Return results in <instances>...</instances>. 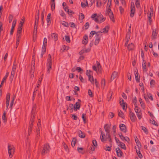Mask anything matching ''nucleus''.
I'll return each mask as SVG.
<instances>
[{
    "mask_svg": "<svg viewBox=\"0 0 159 159\" xmlns=\"http://www.w3.org/2000/svg\"><path fill=\"white\" fill-rule=\"evenodd\" d=\"M47 69L48 72L49 73L50 71L52 69V60L51 58V56L49 54L48 55V58L47 62Z\"/></svg>",
    "mask_w": 159,
    "mask_h": 159,
    "instance_id": "obj_1",
    "label": "nucleus"
},
{
    "mask_svg": "<svg viewBox=\"0 0 159 159\" xmlns=\"http://www.w3.org/2000/svg\"><path fill=\"white\" fill-rule=\"evenodd\" d=\"M43 148L41 151V154L43 155H44L48 153L50 149V146L48 144H44Z\"/></svg>",
    "mask_w": 159,
    "mask_h": 159,
    "instance_id": "obj_2",
    "label": "nucleus"
},
{
    "mask_svg": "<svg viewBox=\"0 0 159 159\" xmlns=\"http://www.w3.org/2000/svg\"><path fill=\"white\" fill-rule=\"evenodd\" d=\"M102 35V34L99 33V32L98 31L97 32L96 34V39L94 42V44L95 45H98L99 43Z\"/></svg>",
    "mask_w": 159,
    "mask_h": 159,
    "instance_id": "obj_3",
    "label": "nucleus"
},
{
    "mask_svg": "<svg viewBox=\"0 0 159 159\" xmlns=\"http://www.w3.org/2000/svg\"><path fill=\"white\" fill-rule=\"evenodd\" d=\"M36 110V106L35 104H34L33 106L32 111L31 113V119H34L36 118V115L35 113Z\"/></svg>",
    "mask_w": 159,
    "mask_h": 159,
    "instance_id": "obj_4",
    "label": "nucleus"
},
{
    "mask_svg": "<svg viewBox=\"0 0 159 159\" xmlns=\"http://www.w3.org/2000/svg\"><path fill=\"white\" fill-rule=\"evenodd\" d=\"M8 149L9 156L10 158H11L14 152V148L13 146H11L9 144L8 146Z\"/></svg>",
    "mask_w": 159,
    "mask_h": 159,
    "instance_id": "obj_5",
    "label": "nucleus"
},
{
    "mask_svg": "<svg viewBox=\"0 0 159 159\" xmlns=\"http://www.w3.org/2000/svg\"><path fill=\"white\" fill-rule=\"evenodd\" d=\"M158 31V29H157L153 30L151 36V39L152 40H155L157 38Z\"/></svg>",
    "mask_w": 159,
    "mask_h": 159,
    "instance_id": "obj_6",
    "label": "nucleus"
},
{
    "mask_svg": "<svg viewBox=\"0 0 159 159\" xmlns=\"http://www.w3.org/2000/svg\"><path fill=\"white\" fill-rule=\"evenodd\" d=\"M117 156L119 157H122L123 153L122 151L120 150L119 148L118 147L116 149Z\"/></svg>",
    "mask_w": 159,
    "mask_h": 159,
    "instance_id": "obj_7",
    "label": "nucleus"
},
{
    "mask_svg": "<svg viewBox=\"0 0 159 159\" xmlns=\"http://www.w3.org/2000/svg\"><path fill=\"white\" fill-rule=\"evenodd\" d=\"M109 29V27L108 26H106L103 29H102L101 30L98 32H99L101 34L102 33H107L108 32Z\"/></svg>",
    "mask_w": 159,
    "mask_h": 159,
    "instance_id": "obj_8",
    "label": "nucleus"
},
{
    "mask_svg": "<svg viewBox=\"0 0 159 159\" xmlns=\"http://www.w3.org/2000/svg\"><path fill=\"white\" fill-rule=\"evenodd\" d=\"M133 5H134V6L132 7V5L131 4V11H130V16L131 17H133L134 16V14L135 13V7L134 6V4H133Z\"/></svg>",
    "mask_w": 159,
    "mask_h": 159,
    "instance_id": "obj_9",
    "label": "nucleus"
},
{
    "mask_svg": "<svg viewBox=\"0 0 159 159\" xmlns=\"http://www.w3.org/2000/svg\"><path fill=\"white\" fill-rule=\"evenodd\" d=\"M120 128L121 131L124 133H126V129L125 126L124 124H121L120 125Z\"/></svg>",
    "mask_w": 159,
    "mask_h": 159,
    "instance_id": "obj_10",
    "label": "nucleus"
},
{
    "mask_svg": "<svg viewBox=\"0 0 159 159\" xmlns=\"http://www.w3.org/2000/svg\"><path fill=\"white\" fill-rule=\"evenodd\" d=\"M9 74V72H7L6 73L5 76L3 77V78L1 82V84L0 85V88L2 86V85L3 84V83H4V81L5 80H6V79H7V77L8 76Z\"/></svg>",
    "mask_w": 159,
    "mask_h": 159,
    "instance_id": "obj_11",
    "label": "nucleus"
},
{
    "mask_svg": "<svg viewBox=\"0 0 159 159\" xmlns=\"http://www.w3.org/2000/svg\"><path fill=\"white\" fill-rule=\"evenodd\" d=\"M117 76V72L114 71L112 73L111 78V80L112 81Z\"/></svg>",
    "mask_w": 159,
    "mask_h": 159,
    "instance_id": "obj_12",
    "label": "nucleus"
},
{
    "mask_svg": "<svg viewBox=\"0 0 159 159\" xmlns=\"http://www.w3.org/2000/svg\"><path fill=\"white\" fill-rule=\"evenodd\" d=\"M78 134L79 137L82 138H85V134L80 130L78 131Z\"/></svg>",
    "mask_w": 159,
    "mask_h": 159,
    "instance_id": "obj_13",
    "label": "nucleus"
},
{
    "mask_svg": "<svg viewBox=\"0 0 159 159\" xmlns=\"http://www.w3.org/2000/svg\"><path fill=\"white\" fill-rule=\"evenodd\" d=\"M88 37L87 35H85L83 37L82 43L84 44H87L88 43Z\"/></svg>",
    "mask_w": 159,
    "mask_h": 159,
    "instance_id": "obj_14",
    "label": "nucleus"
},
{
    "mask_svg": "<svg viewBox=\"0 0 159 159\" xmlns=\"http://www.w3.org/2000/svg\"><path fill=\"white\" fill-rule=\"evenodd\" d=\"M38 24H34V31L33 32L34 36H35L36 37V36L37 35Z\"/></svg>",
    "mask_w": 159,
    "mask_h": 159,
    "instance_id": "obj_15",
    "label": "nucleus"
},
{
    "mask_svg": "<svg viewBox=\"0 0 159 159\" xmlns=\"http://www.w3.org/2000/svg\"><path fill=\"white\" fill-rule=\"evenodd\" d=\"M120 102L121 106L123 107V109L124 110L125 107V103L122 98L120 99Z\"/></svg>",
    "mask_w": 159,
    "mask_h": 159,
    "instance_id": "obj_16",
    "label": "nucleus"
},
{
    "mask_svg": "<svg viewBox=\"0 0 159 159\" xmlns=\"http://www.w3.org/2000/svg\"><path fill=\"white\" fill-rule=\"evenodd\" d=\"M99 131L101 133V135L100 136L101 140L102 142H104L105 141V138H104V136H105L104 133H103L101 128L99 129Z\"/></svg>",
    "mask_w": 159,
    "mask_h": 159,
    "instance_id": "obj_17",
    "label": "nucleus"
},
{
    "mask_svg": "<svg viewBox=\"0 0 159 159\" xmlns=\"http://www.w3.org/2000/svg\"><path fill=\"white\" fill-rule=\"evenodd\" d=\"M135 141L136 143L137 146L138 147H141V143L139 140L137 136H135L134 137Z\"/></svg>",
    "mask_w": 159,
    "mask_h": 159,
    "instance_id": "obj_18",
    "label": "nucleus"
},
{
    "mask_svg": "<svg viewBox=\"0 0 159 159\" xmlns=\"http://www.w3.org/2000/svg\"><path fill=\"white\" fill-rule=\"evenodd\" d=\"M104 128L106 133H109L110 132V126L107 124L105 125L104 126Z\"/></svg>",
    "mask_w": 159,
    "mask_h": 159,
    "instance_id": "obj_19",
    "label": "nucleus"
},
{
    "mask_svg": "<svg viewBox=\"0 0 159 159\" xmlns=\"http://www.w3.org/2000/svg\"><path fill=\"white\" fill-rule=\"evenodd\" d=\"M57 34L56 33H53L51 35L52 38L54 39L55 41H57L58 39Z\"/></svg>",
    "mask_w": 159,
    "mask_h": 159,
    "instance_id": "obj_20",
    "label": "nucleus"
},
{
    "mask_svg": "<svg viewBox=\"0 0 159 159\" xmlns=\"http://www.w3.org/2000/svg\"><path fill=\"white\" fill-rule=\"evenodd\" d=\"M135 80L137 82H139L140 81V76H139V73L138 71L135 74Z\"/></svg>",
    "mask_w": 159,
    "mask_h": 159,
    "instance_id": "obj_21",
    "label": "nucleus"
},
{
    "mask_svg": "<svg viewBox=\"0 0 159 159\" xmlns=\"http://www.w3.org/2000/svg\"><path fill=\"white\" fill-rule=\"evenodd\" d=\"M146 63L145 61V60L144 61H143L142 67L143 70V71L146 72L147 71L146 69Z\"/></svg>",
    "mask_w": 159,
    "mask_h": 159,
    "instance_id": "obj_22",
    "label": "nucleus"
},
{
    "mask_svg": "<svg viewBox=\"0 0 159 159\" xmlns=\"http://www.w3.org/2000/svg\"><path fill=\"white\" fill-rule=\"evenodd\" d=\"M107 139H108L109 142H111V135L109 133H106V137L105 139V141H106Z\"/></svg>",
    "mask_w": 159,
    "mask_h": 159,
    "instance_id": "obj_23",
    "label": "nucleus"
},
{
    "mask_svg": "<svg viewBox=\"0 0 159 159\" xmlns=\"http://www.w3.org/2000/svg\"><path fill=\"white\" fill-rule=\"evenodd\" d=\"M51 20V13H49L47 16V21L48 23H50Z\"/></svg>",
    "mask_w": 159,
    "mask_h": 159,
    "instance_id": "obj_24",
    "label": "nucleus"
},
{
    "mask_svg": "<svg viewBox=\"0 0 159 159\" xmlns=\"http://www.w3.org/2000/svg\"><path fill=\"white\" fill-rule=\"evenodd\" d=\"M118 145L120 146L121 148L124 149V150H125L126 149L125 144L121 142L119 143Z\"/></svg>",
    "mask_w": 159,
    "mask_h": 159,
    "instance_id": "obj_25",
    "label": "nucleus"
},
{
    "mask_svg": "<svg viewBox=\"0 0 159 159\" xmlns=\"http://www.w3.org/2000/svg\"><path fill=\"white\" fill-rule=\"evenodd\" d=\"M80 107V103L78 102H76L75 106V111H76L77 109H79Z\"/></svg>",
    "mask_w": 159,
    "mask_h": 159,
    "instance_id": "obj_26",
    "label": "nucleus"
},
{
    "mask_svg": "<svg viewBox=\"0 0 159 159\" xmlns=\"http://www.w3.org/2000/svg\"><path fill=\"white\" fill-rule=\"evenodd\" d=\"M77 139L75 138H73L71 142V145L72 147L75 146Z\"/></svg>",
    "mask_w": 159,
    "mask_h": 159,
    "instance_id": "obj_27",
    "label": "nucleus"
},
{
    "mask_svg": "<svg viewBox=\"0 0 159 159\" xmlns=\"http://www.w3.org/2000/svg\"><path fill=\"white\" fill-rule=\"evenodd\" d=\"M118 116L122 118H124V114L121 111H118Z\"/></svg>",
    "mask_w": 159,
    "mask_h": 159,
    "instance_id": "obj_28",
    "label": "nucleus"
},
{
    "mask_svg": "<svg viewBox=\"0 0 159 159\" xmlns=\"http://www.w3.org/2000/svg\"><path fill=\"white\" fill-rule=\"evenodd\" d=\"M140 127L146 134H148V130L145 127L143 126H141Z\"/></svg>",
    "mask_w": 159,
    "mask_h": 159,
    "instance_id": "obj_29",
    "label": "nucleus"
},
{
    "mask_svg": "<svg viewBox=\"0 0 159 159\" xmlns=\"http://www.w3.org/2000/svg\"><path fill=\"white\" fill-rule=\"evenodd\" d=\"M139 100L141 105L143 109H144L145 107V105L144 104L143 102L142 101V99L140 98H139Z\"/></svg>",
    "mask_w": 159,
    "mask_h": 159,
    "instance_id": "obj_30",
    "label": "nucleus"
},
{
    "mask_svg": "<svg viewBox=\"0 0 159 159\" xmlns=\"http://www.w3.org/2000/svg\"><path fill=\"white\" fill-rule=\"evenodd\" d=\"M44 9H43V11L41 14V20L42 21V25H43L44 24L43 20L44 18Z\"/></svg>",
    "mask_w": 159,
    "mask_h": 159,
    "instance_id": "obj_31",
    "label": "nucleus"
},
{
    "mask_svg": "<svg viewBox=\"0 0 159 159\" xmlns=\"http://www.w3.org/2000/svg\"><path fill=\"white\" fill-rule=\"evenodd\" d=\"M23 26L19 25L18 27V28L17 33L18 34H21L22 32V28Z\"/></svg>",
    "mask_w": 159,
    "mask_h": 159,
    "instance_id": "obj_32",
    "label": "nucleus"
},
{
    "mask_svg": "<svg viewBox=\"0 0 159 159\" xmlns=\"http://www.w3.org/2000/svg\"><path fill=\"white\" fill-rule=\"evenodd\" d=\"M97 32L95 31H92L91 32L90 35L89 36V38L90 39L92 38L93 37V36L94 34H96Z\"/></svg>",
    "mask_w": 159,
    "mask_h": 159,
    "instance_id": "obj_33",
    "label": "nucleus"
},
{
    "mask_svg": "<svg viewBox=\"0 0 159 159\" xmlns=\"http://www.w3.org/2000/svg\"><path fill=\"white\" fill-rule=\"evenodd\" d=\"M61 24H62V25L66 27H68L69 26V24L68 22L65 21H62L61 22Z\"/></svg>",
    "mask_w": 159,
    "mask_h": 159,
    "instance_id": "obj_34",
    "label": "nucleus"
},
{
    "mask_svg": "<svg viewBox=\"0 0 159 159\" xmlns=\"http://www.w3.org/2000/svg\"><path fill=\"white\" fill-rule=\"evenodd\" d=\"M134 48V44L132 43L128 45V48L129 50H132Z\"/></svg>",
    "mask_w": 159,
    "mask_h": 159,
    "instance_id": "obj_35",
    "label": "nucleus"
},
{
    "mask_svg": "<svg viewBox=\"0 0 159 159\" xmlns=\"http://www.w3.org/2000/svg\"><path fill=\"white\" fill-rule=\"evenodd\" d=\"M136 6L137 8L140 7V0H135Z\"/></svg>",
    "mask_w": 159,
    "mask_h": 159,
    "instance_id": "obj_36",
    "label": "nucleus"
},
{
    "mask_svg": "<svg viewBox=\"0 0 159 159\" xmlns=\"http://www.w3.org/2000/svg\"><path fill=\"white\" fill-rule=\"evenodd\" d=\"M25 18L24 17H23L19 25L23 26L24 21H25Z\"/></svg>",
    "mask_w": 159,
    "mask_h": 159,
    "instance_id": "obj_37",
    "label": "nucleus"
},
{
    "mask_svg": "<svg viewBox=\"0 0 159 159\" xmlns=\"http://www.w3.org/2000/svg\"><path fill=\"white\" fill-rule=\"evenodd\" d=\"M112 92L111 90L109 91V93L107 95V98H108L110 96V97L109 99H108V101H110L111 100L112 95Z\"/></svg>",
    "mask_w": 159,
    "mask_h": 159,
    "instance_id": "obj_38",
    "label": "nucleus"
},
{
    "mask_svg": "<svg viewBox=\"0 0 159 159\" xmlns=\"http://www.w3.org/2000/svg\"><path fill=\"white\" fill-rule=\"evenodd\" d=\"M149 122L156 126H158L157 123L155 121V120H149Z\"/></svg>",
    "mask_w": 159,
    "mask_h": 159,
    "instance_id": "obj_39",
    "label": "nucleus"
},
{
    "mask_svg": "<svg viewBox=\"0 0 159 159\" xmlns=\"http://www.w3.org/2000/svg\"><path fill=\"white\" fill-rule=\"evenodd\" d=\"M136 153H137V154L138 155L139 157L140 158H141L143 156H142V154H141V153L140 152V150L139 149V150H137V149L136 148Z\"/></svg>",
    "mask_w": 159,
    "mask_h": 159,
    "instance_id": "obj_40",
    "label": "nucleus"
},
{
    "mask_svg": "<svg viewBox=\"0 0 159 159\" xmlns=\"http://www.w3.org/2000/svg\"><path fill=\"white\" fill-rule=\"evenodd\" d=\"M99 18V19H100L99 21V23H102L105 20V18L103 17L102 15L100 16Z\"/></svg>",
    "mask_w": 159,
    "mask_h": 159,
    "instance_id": "obj_41",
    "label": "nucleus"
},
{
    "mask_svg": "<svg viewBox=\"0 0 159 159\" xmlns=\"http://www.w3.org/2000/svg\"><path fill=\"white\" fill-rule=\"evenodd\" d=\"M96 6L97 7H99L101 5V0H96Z\"/></svg>",
    "mask_w": 159,
    "mask_h": 159,
    "instance_id": "obj_42",
    "label": "nucleus"
},
{
    "mask_svg": "<svg viewBox=\"0 0 159 159\" xmlns=\"http://www.w3.org/2000/svg\"><path fill=\"white\" fill-rule=\"evenodd\" d=\"M110 14H109V16H110V19L113 22H115V20L114 19V16H113V12H112V13H110Z\"/></svg>",
    "mask_w": 159,
    "mask_h": 159,
    "instance_id": "obj_43",
    "label": "nucleus"
},
{
    "mask_svg": "<svg viewBox=\"0 0 159 159\" xmlns=\"http://www.w3.org/2000/svg\"><path fill=\"white\" fill-rule=\"evenodd\" d=\"M150 10L151 12L149 14H148V19H151V14H153V9L152 8H150Z\"/></svg>",
    "mask_w": 159,
    "mask_h": 159,
    "instance_id": "obj_44",
    "label": "nucleus"
},
{
    "mask_svg": "<svg viewBox=\"0 0 159 159\" xmlns=\"http://www.w3.org/2000/svg\"><path fill=\"white\" fill-rule=\"evenodd\" d=\"M155 80H151L150 82V84L151 85V87L152 88L153 87L154 85H155Z\"/></svg>",
    "mask_w": 159,
    "mask_h": 159,
    "instance_id": "obj_45",
    "label": "nucleus"
},
{
    "mask_svg": "<svg viewBox=\"0 0 159 159\" xmlns=\"http://www.w3.org/2000/svg\"><path fill=\"white\" fill-rule=\"evenodd\" d=\"M65 39L66 41L68 43H70V38L69 36H65Z\"/></svg>",
    "mask_w": 159,
    "mask_h": 159,
    "instance_id": "obj_46",
    "label": "nucleus"
},
{
    "mask_svg": "<svg viewBox=\"0 0 159 159\" xmlns=\"http://www.w3.org/2000/svg\"><path fill=\"white\" fill-rule=\"evenodd\" d=\"M69 107L70 110H72V109H74L75 111V106L73 104H70L69 105Z\"/></svg>",
    "mask_w": 159,
    "mask_h": 159,
    "instance_id": "obj_47",
    "label": "nucleus"
},
{
    "mask_svg": "<svg viewBox=\"0 0 159 159\" xmlns=\"http://www.w3.org/2000/svg\"><path fill=\"white\" fill-rule=\"evenodd\" d=\"M141 55L142 58V60L143 61H144L145 60L144 57V54L143 50H141Z\"/></svg>",
    "mask_w": 159,
    "mask_h": 159,
    "instance_id": "obj_48",
    "label": "nucleus"
},
{
    "mask_svg": "<svg viewBox=\"0 0 159 159\" xmlns=\"http://www.w3.org/2000/svg\"><path fill=\"white\" fill-rule=\"evenodd\" d=\"M89 78V80L91 82L93 83V76L91 75L88 76Z\"/></svg>",
    "mask_w": 159,
    "mask_h": 159,
    "instance_id": "obj_49",
    "label": "nucleus"
},
{
    "mask_svg": "<svg viewBox=\"0 0 159 159\" xmlns=\"http://www.w3.org/2000/svg\"><path fill=\"white\" fill-rule=\"evenodd\" d=\"M34 122V120H31L30 122V124L29 126V128H31L32 129L33 127V123Z\"/></svg>",
    "mask_w": 159,
    "mask_h": 159,
    "instance_id": "obj_50",
    "label": "nucleus"
},
{
    "mask_svg": "<svg viewBox=\"0 0 159 159\" xmlns=\"http://www.w3.org/2000/svg\"><path fill=\"white\" fill-rule=\"evenodd\" d=\"M111 1H112V0H108V3H107V5L106 8H107L108 7H110L111 5Z\"/></svg>",
    "mask_w": 159,
    "mask_h": 159,
    "instance_id": "obj_51",
    "label": "nucleus"
},
{
    "mask_svg": "<svg viewBox=\"0 0 159 159\" xmlns=\"http://www.w3.org/2000/svg\"><path fill=\"white\" fill-rule=\"evenodd\" d=\"M10 97V94L9 93H7L6 96V101L9 102Z\"/></svg>",
    "mask_w": 159,
    "mask_h": 159,
    "instance_id": "obj_52",
    "label": "nucleus"
},
{
    "mask_svg": "<svg viewBox=\"0 0 159 159\" xmlns=\"http://www.w3.org/2000/svg\"><path fill=\"white\" fill-rule=\"evenodd\" d=\"M35 66H32L31 67V73H32V74H34V71L35 70Z\"/></svg>",
    "mask_w": 159,
    "mask_h": 159,
    "instance_id": "obj_53",
    "label": "nucleus"
},
{
    "mask_svg": "<svg viewBox=\"0 0 159 159\" xmlns=\"http://www.w3.org/2000/svg\"><path fill=\"white\" fill-rule=\"evenodd\" d=\"M106 11L107 12V13H108V14H110V13L112 12L111 11V10L110 9V7H108L107 8Z\"/></svg>",
    "mask_w": 159,
    "mask_h": 159,
    "instance_id": "obj_54",
    "label": "nucleus"
},
{
    "mask_svg": "<svg viewBox=\"0 0 159 159\" xmlns=\"http://www.w3.org/2000/svg\"><path fill=\"white\" fill-rule=\"evenodd\" d=\"M9 23H10L12 21L13 18V16L12 15H10L9 16Z\"/></svg>",
    "mask_w": 159,
    "mask_h": 159,
    "instance_id": "obj_55",
    "label": "nucleus"
},
{
    "mask_svg": "<svg viewBox=\"0 0 159 159\" xmlns=\"http://www.w3.org/2000/svg\"><path fill=\"white\" fill-rule=\"evenodd\" d=\"M36 136H40V129L39 128H37L36 130Z\"/></svg>",
    "mask_w": 159,
    "mask_h": 159,
    "instance_id": "obj_56",
    "label": "nucleus"
},
{
    "mask_svg": "<svg viewBox=\"0 0 159 159\" xmlns=\"http://www.w3.org/2000/svg\"><path fill=\"white\" fill-rule=\"evenodd\" d=\"M89 22H86L84 25V26L85 27V30H87L89 28Z\"/></svg>",
    "mask_w": 159,
    "mask_h": 159,
    "instance_id": "obj_57",
    "label": "nucleus"
},
{
    "mask_svg": "<svg viewBox=\"0 0 159 159\" xmlns=\"http://www.w3.org/2000/svg\"><path fill=\"white\" fill-rule=\"evenodd\" d=\"M92 143L94 146L97 147V142L95 139L93 140L92 141Z\"/></svg>",
    "mask_w": 159,
    "mask_h": 159,
    "instance_id": "obj_58",
    "label": "nucleus"
},
{
    "mask_svg": "<svg viewBox=\"0 0 159 159\" xmlns=\"http://www.w3.org/2000/svg\"><path fill=\"white\" fill-rule=\"evenodd\" d=\"M35 21L34 22V24H38V23L39 19V16H38V18L36 16H35Z\"/></svg>",
    "mask_w": 159,
    "mask_h": 159,
    "instance_id": "obj_59",
    "label": "nucleus"
},
{
    "mask_svg": "<svg viewBox=\"0 0 159 159\" xmlns=\"http://www.w3.org/2000/svg\"><path fill=\"white\" fill-rule=\"evenodd\" d=\"M88 94L91 97H93V94L92 91L91 89H89L88 90Z\"/></svg>",
    "mask_w": 159,
    "mask_h": 159,
    "instance_id": "obj_60",
    "label": "nucleus"
},
{
    "mask_svg": "<svg viewBox=\"0 0 159 159\" xmlns=\"http://www.w3.org/2000/svg\"><path fill=\"white\" fill-rule=\"evenodd\" d=\"M109 118L111 119L114 116V114L112 112H110L109 114Z\"/></svg>",
    "mask_w": 159,
    "mask_h": 159,
    "instance_id": "obj_61",
    "label": "nucleus"
},
{
    "mask_svg": "<svg viewBox=\"0 0 159 159\" xmlns=\"http://www.w3.org/2000/svg\"><path fill=\"white\" fill-rule=\"evenodd\" d=\"M98 19H99V17L98 16L97 17L93 19V20H94V21L96 22L99 23V21L98 20Z\"/></svg>",
    "mask_w": 159,
    "mask_h": 159,
    "instance_id": "obj_62",
    "label": "nucleus"
},
{
    "mask_svg": "<svg viewBox=\"0 0 159 159\" xmlns=\"http://www.w3.org/2000/svg\"><path fill=\"white\" fill-rule=\"evenodd\" d=\"M148 98L151 101H152L153 100V97H152V95L151 93H149L148 94Z\"/></svg>",
    "mask_w": 159,
    "mask_h": 159,
    "instance_id": "obj_63",
    "label": "nucleus"
},
{
    "mask_svg": "<svg viewBox=\"0 0 159 159\" xmlns=\"http://www.w3.org/2000/svg\"><path fill=\"white\" fill-rule=\"evenodd\" d=\"M130 31H128L126 35V38H130Z\"/></svg>",
    "mask_w": 159,
    "mask_h": 159,
    "instance_id": "obj_64",
    "label": "nucleus"
}]
</instances>
